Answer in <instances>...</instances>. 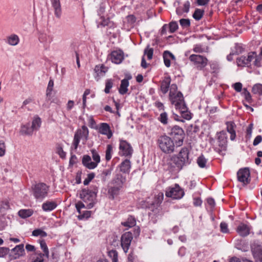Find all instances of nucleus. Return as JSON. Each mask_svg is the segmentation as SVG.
<instances>
[{
  "label": "nucleus",
  "instance_id": "32",
  "mask_svg": "<svg viewBox=\"0 0 262 262\" xmlns=\"http://www.w3.org/2000/svg\"><path fill=\"white\" fill-rule=\"evenodd\" d=\"M94 71L98 76H102L107 72V68L103 64L97 65L95 67Z\"/></svg>",
  "mask_w": 262,
  "mask_h": 262
},
{
  "label": "nucleus",
  "instance_id": "14",
  "mask_svg": "<svg viewBox=\"0 0 262 262\" xmlns=\"http://www.w3.org/2000/svg\"><path fill=\"white\" fill-rule=\"evenodd\" d=\"M110 58L114 63L119 64L124 59L123 52L121 50L114 51L111 53Z\"/></svg>",
  "mask_w": 262,
  "mask_h": 262
},
{
  "label": "nucleus",
  "instance_id": "47",
  "mask_svg": "<svg viewBox=\"0 0 262 262\" xmlns=\"http://www.w3.org/2000/svg\"><path fill=\"white\" fill-rule=\"evenodd\" d=\"M56 152L61 158L64 159L66 158V152L63 151L62 147L60 144H57L56 145Z\"/></svg>",
  "mask_w": 262,
  "mask_h": 262
},
{
  "label": "nucleus",
  "instance_id": "26",
  "mask_svg": "<svg viewBox=\"0 0 262 262\" xmlns=\"http://www.w3.org/2000/svg\"><path fill=\"white\" fill-rule=\"evenodd\" d=\"M53 86L54 81L53 79H50L48 83V87L46 90V101L47 102H53V101H51V94Z\"/></svg>",
  "mask_w": 262,
  "mask_h": 262
},
{
  "label": "nucleus",
  "instance_id": "7",
  "mask_svg": "<svg viewBox=\"0 0 262 262\" xmlns=\"http://www.w3.org/2000/svg\"><path fill=\"white\" fill-rule=\"evenodd\" d=\"M189 60L199 70H202L208 63L207 58L202 55L192 54L189 57Z\"/></svg>",
  "mask_w": 262,
  "mask_h": 262
},
{
  "label": "nucleus",
  "instance_id": "12",
  "mask_svg": "<svg viewBox=\"0 0 262 262\" xmlns=\"http://www.w3.org/2000/svg\"><path fill=\"white\" fill-rule=\"evenodd\" d=\"M238 180L243 183L244 185L249 184L250 182V171L248 168H245L239 169L237 173Z\"/></svg>",
  "mask_w": 262,
  "mask_h": 262
},
{
  "label": "nucleus",
  "instance_id": "6",
  "mask_svg": "<svg viewBox=\"0 0 262 262\" xmlns=\"http://www.w3.org/2000/svg\"><path fill=\"white\" fill-rule=\"evenodd\" d=\"M89 130L86 126L83 125L80 129H78L75 133L73 145L74 149H77L80 139L86 142L88 139Z\"/></svg>",
  "mask_w": 262,
  "mask_h": 262
},
{
  "label": "nucleus",
  "instance_id": "38",
  "mask_svg": "<svg viewBox=\"0 0 262 262\" xmlns=\"http://www.w3.org/2000/svg\"><path fill=\"white\" fill-rule=\"evenodd\" d=\"M207 162V159H206L203 155H201L197 159V164L201 168L207 167L206 164Z\"/></svg>",
  "mask_w": 262,
  "mask_h": 262
},
{
  "label": "nucleus",
  "instance_id": "54",
  "mask_svg": "<svg viewBox=\"0 0 262 262\" xmlns=\"http://www.w3.org/2000/svg\"><path fill=\"white\" fill-rule=\"evenodd\" d=\"M169 32L173 33L178 29V25L176 21H171L169 24Z\"/></svg>",
  "mask_w": 262,
  "mask_h": 262
},
{
  "label": "nucleus",
  "instance_id": "34",
  "mask_svg": "<svg viewBox=\"0 0 262 262\" xmlns=\"http://www.w3.org/2000/svg\"><path fill=\"white\" fill-rule=\"evenodd\" d=\"M33 213L32 209H21L18 211L19 216L23 219L31 216Z\"/></svg>",
  "mask_w": 262,
  "mask_h": 262
},
{
  "label": "nucleus",
  "instance_id": "35",
  "mask_svg": "<svg viewBox=\"0 0 262 262\" xmlns=\"http://www.w3.org/2000/svg\"><path fill=\"white\" fill-rule=\"evenodd\" d=\"M164 194L162 192L159 193L155 196V201L152 203V205L156 207H158L163 200Z\"/></svg>",
  "mask_w": 262,
  "mask_h": 262
},
{
  "label": "nucleus",
  "instance_id": "37",
  "mask_svg": "<svg viewBox=\"0 0 262 262\" xmlns=\"http://www.w3.org/2000/svg\"><path fill=\"white\" fill-rule=\"evenodd\" d=\"M41 123L40 118L38 116L35 117L32 121L31 126L35 130H37L40 128Z\"/></svg>",
  "mask_w": 262,
  "mask_h": 262
},
{
  "label": "nucleus",
  "instance_id": "45",
  "mask_svg": "<svg viewBox=\"0 0 262 262\" xmlns=\"http://www.w3.org/2000/svg\"><path fill=\"white\" fill-rule=\"evenodd\" d=\"M252 92L254 94H258L259 95H262V84L257 83L254 85L252 88Z\"/></svg>",
  "mask_w": 262,
  "mask_h": 262
},
{
  "label": "nucleus",
  "instance_id": "33",
  "mask_svg": "<svg viewBox=\"0 0 262 262\" xmlns=\"http://www.w3.org/2000/svg\"><path fill=\"white\" fill-rule=\"evenodd\" d=\"M167 57H170L172 59H174V56L168 51H164L163 53V58L165 65L167 67H169L170 66V61Z\"/></svg>",
  "mask_w": 262,
  "mask_h": 262
},
{
  "label": "nucleus",
  "instance_id": "19",
  "mask_svg": "<svg viewBox=\"0 0 262 262\" xmlns=\"http://www.w3.org/2000/svg\"><path fill=\"white\" fill-rule=\"evenodd\" d=\"M250 228L247 225L241 223L237 228L236 231L242 236H246L249 234Z\"/></svg>",
  "mask_w": 262,
  "mask_h": 262
},
{
  "label": "nucleus",
  "instance_id": "52",
  "mask_svg": "<svg viewBox=\"0 0 262 262\" xmlns=\"http://www.w3.org/2000/svg\"><path fill=\"white\" fill-rule=\"evenodd\" d=\"M113 85V81L112 79H108L106 80L105 82V88L104 89V92L105 93L108 94L110 92V89L112 88Z\"/></svg>",
  "mask_w": 262,
  "mask_h": 262
},
{
  "label": "nucleus",
  "instance_id": "50",
  "mask_svg": "<svg viewBox=\"0 0 262 262\" xmlns=\"http://www.w3.org/2000/svg\"><path fill=\"white\" fill-rule=\"evenodd\" d=\"M101 21L98 23L97 27H105L108 26L110 23L109 18H105L103 16H101Z\"/></svg>",
  "mask_w": 262,
  "mask_h": 262
},
{
  "label": "nucleus",
  "instance_id": "18",
  "mask_svg": "<svg viewBox=\"0 0 262 262\" xmlns=\"http://www.w3.org/2000/svg\"><path fill=\"white\" fill-rule=\"evenodd\" d=\"M122 188L115 186H110L108 188V198L111 200L115 199L120 194Z\"/></svg>",
  "mask_w": 262,
  "mask_h": 262
},
{
  "label": "nucleus",
  "instance_id": "5",
  "mask_svg": "<svg viewBox=\"0 0 262 262\" xmlns=\"http://www.w3.org/2000/svg\"><path fill=\"white\" fill-rule=\"evenodd\" d=\"M49 187L44 183L36 184L33 188V195L35 199L42 201L48 195Z\"/></svg>",
  "mask_w": 262,
  "mask_h": 262
},
{
  "label": "nucleus",
  "instance_id": "63",
  "mask_svg": "<svg viewBox=\"0 0 262 262\" xmlns=\"http://www.w3.org/2000/svg\"><path fill=\"white\" fill-rule=\"evenodd\" d=\"M9 249L6 247H0V257L6 256L9 252Z\"/></svg>",
  "mask_w": 262,
  "mask_h": 262
},
{
  "label": "nucleus",
  "instance_id": "44",
  "mask_svg": "<svg viewBox=\"0 0 262 262\" xmlns=\"http://www.w3.org/2000/svg\"><path fill=\"white\" fill-rule=\"evenodd\" d=\"M113 153V146L111 144L107 145L105 151V160L108 161L112 158V154Z\"/></svg>",
  "mask_w": 262,
  "mask_h": 262
},
{
  "label": "nucleus",
  "instance_id": "8",
  "mask_svg": "<svg viewBox=\"0 0 262 262\" xmlns=\"http://www.w3.org/2000/svg\"><path fill=\"white\" fill-rule=\"evenodd\" d=\"M165 195L167 197L173 199H180L184 195V191L178 184H176L174 186L169 187L166 189Z\"/></svg>",
  "mask_w": 262,
  "mask_h": 262
},
{
  "label": "nucleus",
  "instance_id": "42",
  "mask_svg": "<svg viewBox=\"0 0 262 262\" xmlns=\"http://www.w3.org/2000/svg\"><path fill=\"white\" fill-rule=\"evenodd\" d=\"M91 152L92 154V158L93 160L94 161V162L96 164V167H97L98 164L100 161V157L98 152L96 151V150L94 149H92L91 150Z\"/></svg>",
  "mask_w": 262,
  "mask_h": 262
},
{
  "label": "nucleus",
  "instance_id": "40",
  "mask_svg": "<svg viewBox=\"0 0 262 262\" xmlns=\"http://www.w3.org/2000/svg\"><path fill=\"white\" fill-rule=\"evenodd\" d=\"M218 140L220 142L219 145L223 146L226 143V136L225 132H221L218 135Z\"/></svg>",
  "mask_w": 262,
  "mask_h": 262
},
{
  "label": "nucleus",
  "instance_id": "22",
  "mask_svg": "<svg viewBox=\"0 0 262 262\" xmlns=\"http://www.w3.org/2000/svg\"><path fill=\"white\" fill-rule=\"evenodd\" d=\"M82 164L87 168L90 169H94L96 167V164L91 160V158L89 155H84L82 159Z\"/></svg>",
  "mask_w": 262,
  "mask_h": 262
},
{
  "label": "nucleus",
  "instance_id": "25",
  "mask_svg": "<svg viewBox=\"0 0 262 262\" xmlns=\"http://www.w3.org/2000/svg\"><path fill=\"white\" fill-rule=\"evenodd\" d=\"M181 114L183 118L186 120H190L191 119V114L188 111V108L186 105H183L181 108L178 109Z\"/></svg>",
  "mask_w": 262,
  "mask_h": 262
},
{
  "label": "nucleus",
  "instance_id": "41",
  "mask_svg": "<svg viewBox=\"0 0 262 262\" xmlns=\"http://www.w3.org/2000/svg\"><path fill=\"white\" fill-rule=\"evenodd\" d=\"M40 245L41 249L43 250V252H44V253L42 254V255H45L46 257L48 258L49 256V252L47 244L45 241H40Z\"/></svg>",
  "mask_w": 262,
  "mask_h": 262
},
{
  "label": "nucleus",
  "instance_id": "23",
  "mask_svg": "<svg viewBox=\"0 0 262 262\" xmlns=\"http://www.w3.org/2000/svg\"><path fill=\"white\" fill-rule=\"evenodd\" d=\"M57 206V203L54 201H47L42 205V209L44 211H51L55 209Z\"/></svg>",
  "mask_w": 262,
  "mask_h": 262
},
{
  "label": "nucleus",
  "instance_id": "1",
  "mask_svg": "<svg viewBox=\"0 0 262 262\" xmlns=\"http://www.w3.org/2000/svg\"><path fill=\"white\" fill-rule=\"evenodd\" d=\"M190 163L189 159V150L186 147H183L180 151L177 157H173L172 159L171 165L174 164L175 166H172L174 169L171 168V171H180L184 166L188 165Z\"/></svg>",
  "mask_w": 262,
  "mask_h": 262
},
{
  "label": "nucleus",
  "instance_id": "31",
  "mask_svg": "<svg viewBox=\"0 0 262 262\" xmlns=\"http://www.w3.org/2000/svg\"><path fill=\"white\" fill-rule=\"evenodd\" d=\"M35 130L32 126L30 127L29 124L21 126L20 133L26 135H32L33 131Z\"/></svg>",
  "mask_w": 262,
  "mask_h": 262
},
{
  "label": "nucleus",
  "instance_id": "39",
  "mask_svg": "<svg viewBox=\"0 0 262 262\" xmlns=\"http://www.w3.org/2000/svg\"><path fill=\"white\" fill-rule=\"evenodd\" d=\"M204 13V11L200 9H196L192 16L196 20H200Z\"/></svg>",
  "mask_w": 262,
  "mask_h": 262
},
{
  "label": "nucleus",
  "instance_id": "53",
  "mask_svg": "<svg viewBox=\"0 0 262 262\" xmlns=\"http://www.w3.org/2000/svg\"><path fill=\"white\" fill-rule=\"evenodd\" d=\"M159 120L163 124H167L168 116L166 113L164 112L160 114Z\"/></svg>",
  "mask_w": 262,
  "mask_h": 262
},
{
  "label": "nucleus",
  "instance_id": "49",
  "mask_svg": "<svg viewBox=\"0 0 262 262\" xmlns=\"http://www.w3.org/2000/svg\"><path fill=\"white\" fill-rule=\"evenodd\" d=\"M32 235L34 236H40L41 237H46L47 235V234L46 232L43 231L42 230L40 229H37L34 230L32 232Z\"/></svg>",
  "mask_w": 262,
  "mask_h": 262
},
{
  "label": "nucleus",
  "instance_id": "57",
  "mask_svg": "<svg viewBox=\"0 0 262 262\" xmlns=\"http://www.w3.org/2000/svg\"><path fill=\"white\" fill-rule=\"evenodd\" d=\"M91 212L90 211H85L82 214H79L77 216L78 219L79 220H83V219H88L91 216Z\"/></svg>",
  "mask_w": 262,
  "mask_h": 262
},
{
  "label": "nucleus",
  "instance_id": "24",
  "mask_svg": "<svg viewBox=\"0 0 262 262\" xmlns=\"http://www.w3.org/2000/svg\"><path fill=\"white\" fill-rule=\"evenodd\" d=\"M171 78L169 76L165 77L161 83V90L163 94H166L169 88Z\"/></svg>",
  "mask_w": 262,
  "mask_h": 262
},
{
  "label": "nucleus",
  "instance_id": "46",
  "mask_svg": "<svg viewBox=\"0 0 262 262\" xmlns=\"http://www.w3.org/2000/svg\"><path fill=\"white\" fill-rule=\"evenodd\" d=\"M108 255L112 258V262H118V252L116 250H112L109 251Z\"/></svg>",
  "mask_w": 262,
  "mask_h": 262
},
{
  "label": "nucleus",
  "instance_id": "10",
  "mask_svg": "<svg viewBox=\"0 0 262 262\" xmlns=\"http://www.w3.org/2000/svg\"><path fill=\"white\" fill-rule=\"evenodd\" d=\"M169 98L171 103L175 106L177 110L181 108L183 105H186L183 94L180 92L169 96Z\"/></svg>",
  "mask_w": 262,
  "mask_h": 262
},
{
  "label": "nucleus",
  "instance_id": "15",
  "mask_svg": "<svg viewBox=\"0 0 262 262\" xmlns=\"http://www.w3.org/2000/svg\"><path fill=\"white\" fill-rule=\"evenodd\" d=\"M126 182V178L122 174L117 173L111 182L112 185L122 188L123 184Z\"/></svg>",
  "mask_w": 262,
  "mask_h": 262
},
{
  "label": "nucleus",
  "instance_id": "51",
  "mask_svg": "<svg viewBox=\"0 0 262 262\" xmlns=\"http://www.w3.org/2000/svg\"><path fill=\"white\" fill-rule=\"evenodd\" d=\"M179 21L180 25L183 28H187L190 26V21L189 19L182 18Z\"/></svg>",
  "mask_w": 262,
  "mask_h": 262
},
{
  "label": "nucleus",
  "instance_id": "16",
  "mask_svg": "<svg viewBox=\"0 0 262 262\" xmlns=\"http://www.w3.org/2000/svg\"><path fill=\"white\" fill-rule=\"evenodd\" d=\"M24 247V244H21L16 246L14 248H13L11 251L12 252H14V254L13 255H9L10 257V260L17 259L20 256H22L25 253Z\"/></svg>",
  "mask_w": 262,
  "mask_h": 262
},
{
  "label": "nucleus",
  "instance_id": "4",
  "mask_svg": "<svg viewBox=\"0 0 262 262\" xmlns=\"http://www.w3.org/2000/svg\"><path fill=\"white\" fill-rule=\"evenodd\" d=\"M168 129L169 130L168 134L175 140L176 145L181 146L185 136L183 129L178 125L170 127Z\"/></svg>",
  "mask_w": 262,
  "mask_h": 262
},
{
  "label": "nucleus",
  "instance_id": "62",
  "mask_svg": "<svg viewBox=\"0 0 262 262\" xmlns=\"http://www.w3.org/2000/svg\"><path fill=\"white\" fill-rule=\"evenodd\" d=\"M6 151V146L3 141H0V157L3 156Z\"/></svg>",
  "mask_w": 262,
  "mask_h": 262
},
{
  "label": "nucleus",
  "instance_id": "3",
  "mask_svg": "<svg viewBox=\"0 0 262 262\" xmlns=\"http://www.w3.org/2000/svg\"><path fill=\"white\" fill-rule=\"evenodd\" d=\"M157 144L160 149L164 153L171 154L174 151V144L171 138L166 135L160 136Z\"/></svg>",
  "mask_w": 262,
  "mask_h": 262
},
{
  "label": "nucleus",
  "instance_id": "11",
  "mask_svg": "<svg viewBox=\"0 0 262 262\" xmlns=\"http://www.w3.org/2000/svg\"><path fill=\"white\" fill-rule=\"evenodd\" d=\"M133 239V234L130 232L124 233L121 236V245L124 252L126 253Z\"/></svg>",
  "mask_w": 262,
  "mask_h": 262
},
{
  "label": "nucleus",
  "instance_id": "13",
  "mask_svg": "<svg viewBox=\"0 0 262 262\" xmlns=\"http://www.w3.org/2000/svg\"><path fill=\"white\" fill-rule=\"evenodd\" d=\"M120 153L121 155L130 156L133 152V149L129 143L125 141H121L120 143Z\"/></svg>",
  "mask_w": 262,
  "mask_h": 262
},
{
  "label": "nucleus",
  "instance_id": "48",
  "mask_svg": "<svg viewBox=\"0 0 262 262\" xmlns=\"http://www.w3.org/2000/svg\"><path fill=\"white\" fill-rule=\"evenodd\" d=\"M237 64L238 66H248V62L247 61V57L242 56L237 59Z\"/></svg>",
  "mask_w": 262,
  "mask_h": 262
},
{
  "label": "nucleus",
  "instance_id": "64",
  "mask_svg": "<svg viewBox=\"0 0 262 262\" xmlns=\"http://www.w3.org/2000/svg\"><path fill=\"white\" fill-rule=\"evenodd\" d=\"M190 6V4L189 1L185 2L183 5V7L182 8L183 12L187 13L189 11Z\"/></svg>",
  "mask_w": 262,
  "mask_h": 262
},
{
  "label": "nucleus",
  "instance_id": "17",
  "mask_svg": "<svg viewBox=\"0 0 262 262\" xmlns=\"http://www.w3.org/2000/svg\"><path fill=\"white\" fill-rule=\"evenodd\" d=\"M52 6L54 9L55 16L59 18L61 15V8L60 0H51Z\"/></svg>",
  "mask_w": 262,
  "mask_h": 262
},
{
  "label": "nucleus",
  "instance_id": "20",
  "mask_svg": "<svg viewBox=\"0 0 262 262\" xmlns=\"http://www.w3.org/2000/svg\"><path fill=\"white\" fill-rule=\"evenodd\" d=\"M5 42L10 46H15L18 44L19 38L17 35L12 34L6 37Z\"/></svg>",
  "mask_w": 262,
  "mask_h": 262
},
{
  "label": "nucleus",
  "instance_id": "36",
  "mask_svg": "<svg viewBox=\"0 0 262 262\" xmlns=\"http://www.w3.org/2000/svg\"><path fill=\"white\" fill-rule=\"evenodd\" d=\"M136 222L135 219L130 216L128 218L126 222H122V225L125 227L130 228L135 226L136 225Z\"/></svg>",
  "mask_w": 262,
  "mask_h": 262
},
{
  "label": "nucleus",
  "instance_id": "2",
  "mask_svg": "<svg viewBox=\"0 0 262 262\" xmlns=\"http://www.w3.org/2000/svg\"><path fill=\"white\" fill-rule=\"evenodd\" d=\"M98 189L94 187L92 189H82L79 192V197L85 203L86 209H91L96 203Z\"/></svg>",
  "mask_w": 262,
  "mask_h": 262
},
{
  "label": "nucleus",
  "instance_id": "30",
  "mask_svg": "<svg viewBox=\"0 0 262 262\" xmlns=\"http://www.w3.org/2000/svg\"><path fill=\"white\" fill-rule=\"evenodd\" d=\"M129 85L128 80L124 79L121 80L120 87L119 89V92L120 94L124 95L127 93L128 91L127 87Z\"/></svg>",
  "mask_w": 262,
  "mask_h": 262
},
{
  "label": "nucleus",
  "instance_id": "55",
  "mask_svg": "<svg viewBox=\"0 0 262 262\" xmlns=\"http://www.w3.org/2000/svg\"><path fill=\"white\" fill-rule=\"evenodd\" d=\"M154 50L150 48L149 46H147V48L144 50V54L147 55L148 59H151L152 57Z\"/></svg>",
  "mask_w": 262,
  "mask_h": 262
},
{
  "label": "nucleus",
  "instance_id": "28",
  "mask_svg": "<svg viewBox=\"0 0 262 262\" xmlns=\"http://www.w3.org/2000/svg\"><path fill=\"white\" fill-rule=\"evenodd\" d=\"M130 162L129 160L126 159L120 165V170L123 173H128L130 168Z\"/></svg>",
  "mask_w": 262,
  "mask_h": 262
},
{
  "label": "nucleus",
  "instance_id": "29",
  "mask_svg": "<svg viewBox=\"0 0 262 262\" xmlns=\"http://www.w3.org/2000/svg\"><path fill=\"white\" fill-rule=\"evenodd\" d=\"M235 124L232 122H228L227 123V131L231 134L230 139L234 140L236 137V134L234 130Z\"/></svg>",
  "mask_w": 262,
  "mask_h": 262
},
{
  "label": "nucleus",
  "instance_id": "56",
  "mask_svg": "<svg viewBox=\"0 0 262 262\" xmlns=\"http://www.w3.org/2000/svg\"><path fill=\"white\" fill-rule=\"evenodd\" d=\"M193 51L195 53H202L205 52V50L201 45H195L194 46Z\"/></svg>",
  "mask_w": 262,
  "mask_h": 262
},
{
  "label": "nucleus",
  "instance_id": "43",
  "mask_svg": "<svg viewBox=\"0 0 262 262\" xmlns=\"http://www.w3.org/2000/svg\"><path fill=\"white\" fill-rule=\"evenodd\" d=\"M242 95L244 96L246 101L247 102H248L249 103H251L252 102L251 95L247 89L244 88L243 89Z\"/></svg>",
  "mask_w": 262,
  "mask_h": 262
},
{
  "label": "nucleus",
  "instance_id": "27",
  "mask_svg": "<svg viewBox=\"0 0 262 262\" xmlns=\"http://www.w3.org/2000/svg\"><path fill=\"white\" fill-rule=\"evenodd\" d=\"M39 40L40 42L43 43L45 45H48L52 41L53 37L50 35L42 33L40 35Z\"/></svg>",
  "mask_w": 262,
  "mask_h": 262
},
{
  "label": "nucleus",
  "instance_id": "59",
  "mask_svg": "<svg viewBox=\"0 0 262 262\" xmlns=\"http://www.w3.org/2000/svg\"><path fill=\"white\" fill-rule=\"evenodd\" d=\"M95 177L94 173H90L88 174L87 178L84 180L83 184L84 185H87L89 184L90 182Z\"/></svg>",
  "mask_w": 262,
  "mask_h": 262
},
{
  "label": "nucleus",
  "instance_id": "21",
  "mask_svg": "<svg viewBox=\"0 0 262 262\" xmlns=\"http://www.w3.org/2000/svg\"><path fill=\"white\" fill-rule=\"evenodd\" d=\"M99 132L101 134L106 135L108 139H110L113 136V133L111 130L110 126L106 123L101 124Z\"/></svg>",
  "mask_w": 262,
  "mask_h": 262
},
{
  "label": "nucleus",
  "instance_id": "61",
  "mask_svg": "<svg viewBox=\"0 0 262 262\" xmlns=\"http://www.w3.org/2000/svg\"><path fill=\"white\" fill-rule=\"evenodd\" d=\"M220 228L222 232L225 233L229 232V229L228 228V225L227 223L225 222H222L220 224Z\"/></svg>",
  "mask_w": 262,
  "mask_h": 262
},
{
  "label": "nucleus",
  "instance_id": "9",
  "mask_svg": "<svg viewBox=\"0 0 262 262\" xmlns=\"http://www.w3.org/2000/svg\"><path fill=\"white\" fill-rule=\"evenodd\" d=\"M251 250L255 261L262 262V245L254 242L251 245Z\"/></svg>",
  "mask_w": 262,
  "mask_h": 262
},
{
  "label": "nucleus",
  "instance_id": "60",
  "mask_svg": "<svg viewBox=\"0 0 262 262\" xmlns=\"http://www.w3.org/2000/svg\"><path fill=\"white\" fill-rule=\"evenodd\" d=\"M36 255V258L34 260L33 262H43V256H44L40 252L37 251L35 252Z\"/></svg>",
  "mask_w": 262,
  "mask_h": 262
},
{
  "label": "nucleus",
  "instance_id": "58",
  "mask_svg": "<svg viewBox=\"0 0 262 262\" xmlns=\"http://www.w3.org/2000/svg\"><path fill=\"white\" fill-rule=\"evenodd\" d=\"M76 208L79 214H82L80 210L81 208H86V205L82 202L79 201L76 204Z\"/></svg>",
  "mask_w": 262,
  "mask_h": 262
}]
</instances>
